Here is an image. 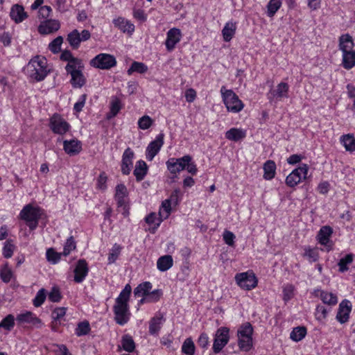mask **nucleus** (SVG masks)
<instances>
[{
  "mask_svg": "<svg viewBox=\"0 0 355 355\" xmlns=\"http://www.w3.org/2000/svg\"><path fill=\"white\" fill-rule=\"evenodd\" d=\"M131 292L132 288L130 285L126 284L119 295L116 298L115 304L113 306L114 320L118 324L121 326L127 324L130 318L131 313L128 302Z\"/></svg>",
  "mask_w": 355,
  "mask_h": 355,
  "instance_id": "f257e3e1",
  "label": "nucleus"
},
{
  "mask_svg": "<svg viewBox=\"0 0 355 355\" xmlns=\"http://www.w3.org/2000/svg\"><path fill=\"white\" fill-rule=\"evenodd\" d=\"M27 70L30 77L37 82L43 80L50 71L46 59L40 55L34 57L29 61Z\"/></svg>",
  "mask_w": 355,
  "mask_h": 355,
  "instance_id": "f03ea898",
  "label": "nucleus"
},
{
  "mask_svg": "<svg viewBox=\"0 0 355 355\" xmlns=\"http://www.w3.org/2000/svg\"><path fill=\"white\" fill-rule=\"evenodd\" d=\"M43 214V209L39 207H34L31 204L24 207L19 213L21 219L24 220L30 230L36 229L39 220Z\"/></svg>",
  "mask_w": 355,
  "mask_h": 355,
  "instance_id": "7ed1b4c3",
  "label": "nucleus"
},
{
  "mask_svg": "<svg viewBox=\"0 0 355 355\" xmlns=\"http://www.w3.org/2000/svg\"><path fill=\"white\" fill-rule=\"evenodd\" d=\"M220 93L227 111L238 113L243 109L244 104L232 89H227L225 86H223L220 89Z\"/></svg>",
  "mask_w": 355,
  "mask_h": 355,
  "instance_id": "20e7f679",
  "label": "nucleus"
},
{
  "mask_svg": "<svg viewBox=\"0 0 355 355\" xmlns=\"http://www.w3.org/2000/svg\"><path fill=\"white\" fill-rule=\"evenodd\" d=\"M253 327L250 322L243 324L238 329V345L241 351L249 352L253 346Z\"/></svg>",
  "mask_w": 355,
  "mask_h": 355,
  "instance_id": "39448f33",
  "label": "nucleus"
},
{
  "mask_svg": "<svg viewBox=\"0 0 355 355\" xmlns=\"http://www.w3.org/2000/svg\"><path fill=\"white\" fill-rule=\"evenodd\" d=\"M84 64L81 63H75V65L69 64L65 67L67 73L71 75L70 83L74 88H81L86 83V78L83 73Z\"/></svg>",
  "mask_w": 355,
  "mask_h": 355,
  "instance_id": "423d86ee",
  "label": "nucleus"
},
{
  "mask_svg": "<svg viewBox=\"0 0 355 355\" xmlns=\"http://www.w3.org/2000/svg\"><path fill=\"white\" fill-rule=\"evenodd\" d=\"M234 279L237 285L245 291L254 288L258 283V279L252 270L237 273Z\"/></svg>",
  "mask_w": 355,
  "mask_h": 355,
  "instance_id": "0eeeda50",
  "label": "nucleus"
},
{
  "mask_svg": "<svg viewBox=\"0 0 355 355\" xmlns=\"http://www.w3.org/2000/svg\"><path fill=\"white\" fill-rule=\"evenodd\" d=\"M49 128L54 133L63 135L69 131L71 125L60 114L55 113L49 119Z\"/></svg>",
  "mask_w": 355,
  "mask_h": 355,
  "instance_id": "6e6552de",
  "label": "nucleus"
},
{
  "mask_svg": "<svg viewBox=\"0 0 355 355\" xmlns=\"http://www.w3.org/2000/svg\"><path fill=\"white\" fill-rule=\"evenodd\" d=\"M309 171V166L303 164L294 169L286 178V184L289 187H295L303 180H306Z\"/></svg>",
  "mask_w": 355,
  "mask_h": 355,
  "instance_id": "1a4fd4ad",
  "label": "nucleus"
},
{
  "mask_svg": "<svg viewBox=\"0 0 355 355\" xmlns=\"http://www.w3.org/2000/svg\"><path fill=\"white\" fill-rule=\"evenodd\" d=\"M289 85L288 83L281 82L275 89L271 88L267 93V98L271 103H277L284 98H288Z\"/></svg>",
  "mask_w": 355,
  "mask_h": 355,
  "instance_id": "9d476101",
  "label": "nucleus"
},
{
  "mask_svg": "<svg viewBox=\"0 0 355 355\" xmlns=\"http://www.w3.org/2000/svg\"><path fill=\"white\" fill-rule=\"evenodd\" d=\"M90 64L95 68L110 69L116 65V60L112 55L100 53L91 60Z\"/></svg>",
  "mask_w": 355,
  "mask_h": 355,
  "instance_id": "9b49d317",
  "label": "nucleus"
},
{
  "mask_svg": "<svg viewBox=\"0 0 355 355\" xmlns=\"http://www.w3.org/2000/svg\"><path fill=\"white\" fill-rule=\"evenodd\" d=\"M191 159L192 157L189 155H186L180 158L171 157L166 162V166L168 171L175 175L180 171L185 170L187 165Z\"/></svg>",
  "mask_w": 355,
  "mask_h": 355,
  "instance_id": "f8f14e48",
  "label": "nucleus"
},
{
  "mask_svg": "<svg viewBox=\"0 0 355 355\" xmlns=\"http://www.w3.org/2000/svg\"><path fill=\"white\" fill-rule=\"evenodd\" d=\"M230 329L227 327H222L216 331L213 351L215 354L219 353L223 348L228 343L230 340Z\"/></svg>",
  "mask_w": 355,
  "mask_h": 355,
  "instance_id": "ddd939ff",
  "label": "nucleus"
},
{
  "mask_svg": "<svg viewBox=\"0 0 355 355\" xmlns=\"http://www.w3.org/2000/svg\"><path fill=\"white\" fill-rule=\"evenodd\" d=\"M16 320L18 325L28 324L33 328L40 329L44 325L42 320L31 311H25L17 315Z\"/></svg>",
  "mask_w": 355,
  "mask_h": 355,
  "instance_id": "4468645a",
  "label": "nucleus"
},
{
  "mask_svg": "<svg viewBox=\"0 0 355 355\" xmlns=\"http://www.w3.org/2000/svg\"><path fill=\"white\" fill-rule=\"evenodd\" d=\"M164 144V134L159 133L155 139L150 141L146 150V158L148 161H152L158 154Z\"/></svg>",
  "mask_w": 355,
  "mask_h": 355,
  "instance_id": "2eb2a0df",
  "label": "nucleus"
},
{
  "mask_svg": "<svg viewBox=\"0 0 355 355\" xmlns=\"http://www.w3.org/2000/svg\"><path fill=\"white\" fill-rule=\"evenodd\" d=\"M182 37L180 29L178 28H172L166 33V39L165 41V46L168 51L171 52L175 48Z\"/></svg>",
  "mask_w": 355,
  "mask_h": 355,
  "instance_id": "dca6fc26",
  "label": "nucleus"
},
{
  "mask_svg": "<svg viewBox=\"0 0 355 355\" xmlns=\"http://www.w3.org/2000/svg\"><path fill=\"white\" fill-rule=\"evenodd\" d=\"M352 307V303L348 300H343L339 304L336 319L340 324H345L349 321Z\"/></svg>",
  "mask_w": 355,
  "mask_h": 355,
  "instance_id": "f3484780",
  "label": "nucleus"
},
{
  "mask_svg": "<svg viewBox=\"0 0 355 355\" xmlns=\"http://www.w3.org/2000/svg\"><path fill=\"white\" fill-rule=\"evenodd\" d=\"M135 153L130 148H127L122 155L121 162V171L123 175H128L130 173L133 166Z\"/></svg>",
  "mask_w": 355,
  "mask_h": 355,
  "instance_id": "a211bd4d",
  "label": "nucleus"
},
{
  "mask_svg": "<svg viewBox=\"0 0 355 355\" xmlns=\"http://www.w3.org/2000/svg\"><path fill=\"white\" fill-rule=\"evenodd\" d=\"M76 283H82L89 272V266L87 262L85 259H79L76 265L73 270Z\"/></svg>",
  "mask_w": 355,
  "mask_h": 355,
  "instance_id": "6ab92c4d",
  "label": "nucleus"
},
{
  "mask_svg": "<svg viewBox=\"0 0 355 355\" xmlns=\"http://www.w3.org/2000/svg\"><path fill=\"white\" fill-rule=\"evenodd\" d=\"M313 294L315 297H319L324 304L331 308L336 305L338 302L337 295L327 291L315 289Z\"/></svg>",
  "mask_w": 355,
  "mask_h": 355,
  "instance_id": "aec40b11",
  "label": "nucleus"
},
{
  "mask_svg": "<svg viewBox=\"0 0 355 355\" xmlns=\"http://www.w3.org/2000/svg\"><path fill=\"white\" fill-rule=\"evenodd\" d=\"M60 28V24L56 19H46L38 26V32L42 35H48L56 32Z\"/></svg>",
  "mask_w": 355,
  "mask_h": 355,
  "instance_id": "412c9836",
  "label": "nucleus"
},
{
  "mask_svg": "<svg viewBox=\"0 0 355 355\" xmlns=\"http://www.w3.org/2000/svg\"><path fill=\"white\" fill-rule=\"evenodd\" d=\"M63 149L64 152L70 155H78L82 150V144L77 139L64 140L63 141Z\"/></svg>",
  "mask_w": 355,
  "mask_h": 355,
  "instance_id": "4be33fe9",
  "label": "nucleus"
},
{
  "mask_svg": "<svg viewBox=\"0 0 355 355\" xmlns=\"http://www.w3.org/2000/svg\"><path fill=\"white\" fill-rule=\"evenodd\" d=\"M114 26L118 28L121 31L132 35L135 32V25L129 20L119 17L113 20Z\"/></svg>",
  "mask_w": 355,
  "mask_h": 355,
  "instance_id": "5701e85b",
  "label": "nucleus"
},
{
  "mask_svg": "<svg viewBox=\"0 0 355 355\" xmlns=\"http://www.w3.org/2000/svg\"><path fill=\"white\" fill-rule=\"evenodd\" d=\"M10 17L16 24H19L28 17V14L22 6L15 4L10 8Z\"/></svg>",
  "mask_w": 355,
  "mask_h": 355,
  "instance_id": "b1692460",
  "label": "nucleus"
},
{
  "mask_svg": "<svg viewBox=\"0 0 355 355\" xmlns=\"http://www.w3.org/2000/svg\"><path fill=\"white\" fill-rule=\"evenodd\" d=\"M333 234V229L328 225L322 226L318 232L317 239L320 244L327 247H329V250H331L330 237Z\"/></svg>",
  "mask_w": 355,
  "mask_h": 355,
  "instance_id": "393cba45",
  "label": "nucleus"
},
{
  "mask_svg": "<svg viewBox=\"0 0 355 355\" xmlns=\"http://www.w3.org/2000/svg\"><path fill=\"white\" fill-rule=\"evenodd\" d=\"M164 321L163 315L160 313L152 318L149 322V334L152 336H157Z\"/></svg>",
  "mask_w": 355,
  "mask_h": 355,
  "instance_id": "a878e982",
  "label": "nucleus"
},
{
  "mask_svg": "<svg viewBox=\"0 0 355 355\" xmlns=\"http://www.w3.org/2000/svg\"><path fill=\"white\" fill-rule=\"evenodd\" d=\"M354 42L352 37L348 34H343L339 37V49L342 52L354 51Z\"/></svg>",
  "mask_w": 355,
  "mask_h": 355,
  "instance_id": "bb28decb",
  "label": "nucleus"
},
{
  "mask_svg": "<svg viewBox=\"0 0 355 355\" xmlns=\"http://www.w3.org/2000/svg\"><path fill=\"white\" fill-rule=\"evenodd\" d=\"M117 206L125 205L128 203V190L126 187L120 184L116 187V192L114 196Z\"/></svg>",
  "mask_w": 355,
  "mask_h": 355,
  "instance_id": "cd10ccee",
  "label": "nucleus"
},
{
  "mask_svg": "<svg viewBox=\"0 0 355 355\" xmlns=\"http://www.w3.org/2000/svg\"><path fill=\"white\" fill-rule=\"evenodd\" d=\"M148 166L144 160H139L136 162L133 174L137 182L143 180L148 173Z\"/></svg>",
  "mask_w": 355,
  "mask_h": 355,
  "instance_id": "c85d7f7f",
  "label": "nucleus"
},
{
  "mask_svg": "<svg viewBox=\"0 0 355 355\" xmlns=\"http://www.w3.org/2000/svg\"><path fill=\"white\" fill-rule=\"evenodd\" d=\"M236 22L232 20L227 21L223 30L222 35L225 42H230L234 36L236 31Z\"/></svg>",
  "mask_w": 355,
  "mask_h": 355,
  "instance_id": "c756f323",
  "label": "nucleus"
},
{
  "mask_svg": "<svg viewBox=\"0 0 355 355\" xmlns=\"http://www.w3.org/2000/svg\"><path fill=\"white\" fill-rule=\"evenodd\" d=\"M246 137V131L241 128H232L225 132V137L230 141H239Z\"/></svg>",
  "mask_w": 355,
  "mask_h": 355,
  "instance_id": "7c9ffc66",
  "label": "nucleus"
},
{
  "mask_svg": "<svg viewBox=\"0 0 355 355\" xmlns=\"http://www.w3.org/2000/svg\"><path fill=\"white\" fill-rule=\"evenodd\" d=\"M342 65L347 70L355 66V50L342 52Z\"/></svg>",
  "mask_w": 355,
  "mask_h": 355,
  "instance_id": "2f4dec72",
  "label": "nucleus"
},
{
  "mask_svg": "<svg viewBox=\"0 0 355 355\" xmlns=\"http://www.w3.org/2000/svg\"><path fill=\"white\" fill-rule=\"evenodd\" d=\"M173 265V259L171 255L160 257L157 261V268L161 272L169 270Z\"/></svg>",
  "mask_w": 355,
  "mask_h": 355,
  "instance_id": "473e14b6",
  "label": "nucleus"
},
{
  "mask_svg": "<svg viewBox=\"0 0 355 355\" xmlns=\"http://www.w3.org/2000/svg\"><path fill=\"white\" fill-rule=\"evenodd\" d=\"M263 178L266 180H272L276 174V164L272 160L266 161L263 166Z\"/></svg>",
  "mask_w": 355,
  "mask_h": 355,
  "instance_id": "72a5a7b5",
  "label": "nucleus"
},
{
  "mask_svg": "<svg viewBox=\"0 0 355 355\" xmlns=\"http://www.w3.org/2000/svg\"><path fill=\"white\" fill-rule=\"evenodd\" d=\"M152 287L153 285L150 282L141 283L134 289V295L136 297L146 296Z\"/></svg>",
  "mask_w": 355,
  "mask_h": 355,
  "instance_id": "f704fd0d",
  "label": "nucleus"
},
{
  "mask_svg": "<svg viewBox=\"0 0 355 355\" xmlns=\"http://www.w3.org/2000/svg\"><path fill=\"white\" fill-rule=\"evenodd\" d=\"M330 311L331 307L327 308L324 305L318 304L314 313L315 320L320 322H324Z\"/></svg>",
  "mask_w": 355,
  "mask_h": 355,
  "instance_id": "c9c22d12",
  "label": "nucleus"
},
{
  "mask_svg": "<svg viewBox=\"0 0 355 355\" xmlns=\"http://www.w3.org/2000/svg\"><path fill=\"white\" fill-rule=\"evenodd\" d=\"M340 143L344 146L347 151H355V137L353 135L347 134L343 135L340 137Z\"/></svg>",
  "mask_w": 355,
  "mask_h": 355,
  "instance_id": "e433bc0d",
  "label": "nucleus"
},
{
  "mask_svg": "<svg viewBox=\"0 0 355 355\" xmlns=\"http://www.w3.org/2000/svg\"><path fill=\"white\" fill-rule=\"evenodd\" d=\"M80 38V33L75 29L67 35V40L73 49H77L81 42Z\"/></svg>",
  "mask_w": 355,
  "mask_h": 355,
  "instance_id": "4c0bfd02",
  "label": "nucleus"
},
{
  "mask_svg": "<svg viewBox=\"0 0 355 355\" xmlns=\"http://www.w3.org/2000/svg\"><path fill=\"white\" fill-rule=\"evenodd\" d=\"M13 277L12 268L9 266L8 263H5L0 268V278L4 283H8Z\"/></svg>",
  "mask_w": 355,
  "mask_h": 355,
  "instance_id": "58836bf2",
  "label": "nucleus"
},
{
  "mask_svg": "<svg viewBox=\"0 0 355 355\" xmlns=\"http://www.w3.org/2000/svg\"><path fill=\"white\" fill-rule=\"evenodd\" d=\"M122 108L121 102L119 98L114 97L110 102V110L107 114V119H112L117 115Z\"/></svg>",
  "mask_w": 355,
  "mask_h": 355,
  "instance_id": "ea45409f",
  "label": "nucleus"
},
{
  "mask_svg": "<svg viewBox=\"0 0 355 355\" xmlns=\"http://www.w3.org/2000/svg\"><path fill=\"white\" fill-rule=\"evenodd\" d=\"M148 69V68L147 65L145 64L144 63L134 61L132 63L130 67L128 69L127 73L129 76L132 75L134 72H137L138 73L143 74V73H145L146 72H147Z\"/></svg>",
  "mask_w": 355,
  "mask_h": 355,
  "instance_id": "a19ab883",
  "label": "nucleus"
},
{
  "mask_svg": "<svg viewBox=\"0 0 355 355\" xmlns=\"http://www.w3.org/2000/svg\"><path fill=\"white\" fill-rule=\"evenodd\" d=\"M121 347L128 352H132L135 349V343L131 336L125 334L121 338Z\"/></svg>",
  "mask_w": 355,
  "mask_h": 355,
  "instance_id": "79ce46f5",
  "label": "nucleus"
},
{
  "mask_svg": "<svg viewBox=\"0 0 355 355\" xmlns=\"http://www.w3.org/2000/svg\"><path fill=\"white\" fill-rule=\"evenodd\" d=\"M282 6V0H270L267 4V15L272 17Z\"/></svg>",
  "mask_w": 355,
  "mask_h": 355,
  "instance_id": "37998d69",
  "label": "nucleus"
},
{
  "mask_svg": "<svg viewBox=\"0 0 355 355\" xmlns=\"http://www.w3.org/2000/svg\"><path fill=\"white\" fill-rule=\"evenodd\" d=\"M60 59L67 62L66 67H68L69 64L75 65V63L83 62L80 59L73 57L71 51L68 50H64L62 52Z\"/></svg>",
  "mask_w": 355,
  "mask_h": 355,
  "instance_id": "c03bdc74",
  "label": "nucleus"
},
{
  "mask_svg": "<svg viewBox=\"0 0 355 355\" xmlns=\"http://www.w3.org/2000/svg\"><path fill=\"white\" fill-rule=\"evenodd\" d=\"M195 349V345L191 338H186L182 345V352L187 355H194Z\"/></svg>",
  "mask_w": 355,
  "mask_h": 355,
  "instance_id": "a18cd8bd",
  "label": "nucleus"
},
{
  "mask_svg": "<svg viewBox=\"0 0 355 355\" xmlns=\"http://www.w3.org/2000/svg\"><path fill=\"white\" fill-rule=\"evenodd\" d=\"M15 317L12 314H8L0 322V329H3L10 331L15 327Z\"/></svg>",
  "mask_w": 355,
  "mask_h": 355,
  "instance_id": "49530a36",
  "label": "nucleus"
},
{
  "mask_svg": "<svg viewBox=\"0 0 355 355\" xmlns=\"http://www.w3.org/2000/svg\"><path fill=\"white\" fill-rule=\"evenodd\" d=\"M306 334V329L304 327H297L293 329L290 337L294 341H300L302 340Z\"/></svg>",
  "mask_w": 355,
  "mask_h": 355,
  "instance_id": "de8ad7c7",
  "label": "nucleus"
},
{
  "mask_svg": "<svg viewBox=\"0 0 355 355\" xmlns=\"http://www.w3.org/2000/svg\"><path fill=\"white\" fill-rule=\"evenodd\" d=\"M354 259V255L352 254H348L343 258H341L338 263L339 267V271L344 272L348 270V265L352 263Z\"/></svg>",
  "mask_w": 355,
  "mask_h": 355,
  "instance_id": "09e8293b",
  "label": "nucleus"
},
{
  "mask_svg": "<svg viewBox=\"0 0 355 355\" xmlns=\"http://www.w3.org/2000/svg\"><path fill=\"white\" fill-rule=\"evenodd\" d=\"M171 205L172 203L167 199L162 202L161 207L159 211V215L161 218L166 219L169 216L171 211Z\"/></svg>",
  "mask_w": 355,
  "mask_h": 355,
  "instance_id": "8fccbe9b",
  "label": "nucleus"
},
{
  "mask_svg": "<svg viewBox=\"0 0 355 355\" xmlns=\"http://www.w3.org/2000/svg\"><path fill=\"white\" fill-rule=\"evenodd\" d=\"M90 331L89 323L87 321H83L78 324L75 330V334L78 336L87 335Z\"/></svg>",
  "mask_w": 355,
  "mask_h": 355,
  "instance_id": "3c124183",
  "label": "nucleus"
},
{
  "mask_svg": "<svg viewBox=\"0 0 355 355\" xmlns=\"http://www.w3.org/2000/svg\"><path fill=\"white\" fill-rule=\"evenodd\" d=\"M46 259L49 262L55 264L61 259V254L55 251L53 248H49L46 252Z\"/></svg>",
  "mask_w": 355,
  "mask_h": 355,
  "instance_id": "603ef678",
  "label": "nucleus"
},
{
  "mask_svg": "<svg viewBox=\"0 0 355 355\" xmlns=\"http://www.w3.org/2000/svg\"><path fill=\"white\" fill-rule=\"evenodd\" d=\"M295 287L291 284H288L283 287V300L285 302H288L294 297Z\"/></svg>",
  "mask_w": 355,
  "mask_h": 355,
  "instance_id": "864d4df0",
  "label": "nucleus"
},
{
  "mask_svg": "<svg viewBox=\"0 0 355 355\" xmlns=\"http://www.w3.org/2000/svg\"><path fill=\"white\" fill-rule=\"evenodd\" d=\"M63 43V37L58 36L49 44V49L53 53H58L61 50V45Z\"/></svg>",
  "mask_w": 355,
  "mask_h": 355,
  "instance_id": "5fc2aeb1",
  "label": "nucleus"
},
{
  "mask_svg": "<svg viewBox=\"0 0 355 355\" xmlns=\"http://www.w3.org/2000/svg\"><path fill=\"white\" fill-rule=\"evenodd\" d=\"M76 248V242L73 236L68 238L64 245L62 254L64 256H68L72 250Z\"/></svg>",
  "mask_w": 355,
  "mask_h": 355,
  "instance_id": "6e6d98bb",
  "label": "nucleus"
},
{
  "mask_svg": "<svg viewBox=\"0 0 355 355\" xmlns=\"http://www.w3.org/2000/svg\"><path fill=\"white\" fill-rule=\"evenodd\" d=\"M138 126L141 130H147L153 123V120L148 115H144L139 119L138 120Z\"/></svg>",
  "mask_w": 355,
  "mask_h": 355,
  "instance_id": "4d7b16f0",
  "label": "nucleus"
},
{
  "mask_svg": "<svg viewBox=\"0 0 355 355\" xmlns=\"http://www.w3.org/2000/svg\"><path fill=\"white\" fill-rule=\"evenodd\" d=\"M46 297V291L44 288L40 289L35 298L33 300V305L35 307H40L45 301Z\"/></svg>",
  "mask_w": 355,
  "mask_h": 355,
  "instance_id": "13d9d810",
  "label": "nucleus"
},
{
  "mask_svg": "<svg viewBox=\"0 0 355 355\" xmlns=\"http://www.w3.org/2000/svg\"><path fill=\"white\" fill-rule=\"evenodd\" d=\"M120 250L121 248L119 245L116 244L114 245L108 254V264H112L116 261L120 254Z\"/></svg>",
  "mask_w": 355,
  "mask_h": 355,
  "instance_id": "bf43d9fd",
  "label": "nucleus"
},
{
  "mask_svg": "<svg viewBox=\"0 0 355 355\" xmlns=\"http://www.w3.org/2000/svg\"><path fill=\"white\" fill-rule=\"evenodd\" d=\"M15 245L12 243L11 241H6L3 248V255L5 258H10L14 252Z\"/></svg>",
  "mask_w": 355,
  "mask_h": 355,
  "instance_id": "052dcab7",
  "label": "nucleus"
},
{
  "mask_svg": "<svg viewBox=\"0 0 355 355\" xmlns=\"http://www.w3.org/2000/svg\"><path fill=\"white\" fill-rule=\"evenodd\" d=\"M163 220L164 219L160 216L157 218V214L154 212L150 213L145 218L146 223L148 225H155L156 227L159 226Z\"/></svg>",
  "mask_w": 355,
  "mask_h": 355,
  "instance_id": "680f3d73",
  "label": "nucleus"
},
{
  "mask_svg": "<svg viewBox=\"0 0 355 355\" xmlns=\"http://www.w3.org/2000/svg\"><path fill=\"white\" fill-rule=\"evenodd\" d=\"M182 193L179 188L175 189L171 193L169 198L167 200H169L173 205H177L180 201L182 200Z\"/></svg>",
  "mask_w": 355,
  "mask_h": 355,
  "instance_id": "e2e57ef3",
  "label": "nucleus"
},
{
  "mask_svg": "<svg viewBox=\"0 0 355 355\" xmlns=\"http://www.w3.org/2000/svg\"><path fill=\"white\" fill-rule=\"evenodd\" d=\"M49 300L53 302H58L62 299V295L58 287H53L48 295Z\"/></svg>",
  "mask_w": 355,
  "mask_h": 355,
  "instance_id": "0e129e2a",
  "label": "nucleus"
},
{
  "mask_svg": "<svg viewBox=\"0 0 355 355\" xmlns=\"http://www.w3.org/2000/svg\"><path fill=\"white\" fill-rule=\"evenodd\" d=\"M235 238L236 236L234 233L229 230H225L223 234V239L229 246L233 247L234 245Z\"/></svg>",
  "mask_w": 355,
  "mask_h": 355,
  "instance_id": "69168bd1",
  "label": "nucleus"
},
{
  "mask_svg": "<svg viewBox=\"0 0 355 355\" xmlns=\"http://www.w3.org/2000/svg\"><path fill=\"white\" fill-rule=\"evenodd\" d=\"M304 250V256L308 257L310 261L315 262L318 259V252L316 249L308 247Z\"/></svg>",
  "mask_w": 355,
  "mask_h": 355,
  "instance_id": "338daca9",
  "label": "nucleus"
},
{
  "mask_svg": "<svg viewBox=\"0 0 355 355\" xmlns=\"http://www.w3.org/2000/svg\"><path fill=\"white\" fill-rule=\"evenodd\" d=\"M162 295V291L160 289H156L153 291H150L146 295L149 303L156 302L159 301L161 296Z\"/></svg>",
  "mask_w": 355,
  "mask_h": 355,
  "instance_id": "774afa93",
  "label": "nucleus"
}]
</instances>
